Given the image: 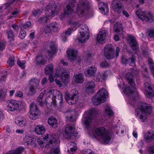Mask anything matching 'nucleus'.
Instances as JSON below:
<instances>
[{"mask_svg":"<svg viewBox=\"0 0 154 154\" xmlns=\"http://www.w3.org/2000/svg\"><path fill=\"white\" fill-rule=\"evenodd\" d=\"M95 86V83L93 82H88L85 84L84 89L85 91L88 93L92 92Z\"/></svg>","mask_w":154,"mask_h":154,"instance_id":"obj_28","label":"nucleus"},{"mask_svg":"<svg viewBox=\"0 0 154 154\" xmlns=\"http://www.w3.org/2000/svg\"><path fill=\"white\" fill-rule=\"evenodd\" d=\"M78 94V91L75 89H72L69 93L66 94L65 98L68 103L70 105L75 103L77 101Z\"/></svg>","mask_w":154,"mask_h":154,"instance_id":"obj_16","label":"nucleus"},{"mask_svg":"<svg viewBox=\"0 0 154 154\" xmlns=\"http://www.w3.org/2000/svg\"><path fill=\"white\" fill-rule=\"evenodd\" d=\"M46 131L45 128L43 125H38L35 126L34 128V131L38 135L44 134Z\"/></svg>","mask_w":154,"mask_h":154,"instance_id":"obj_30","label":"nucleus"},{"mask_svg":"<svg viewBox=\"0 0 154 154\" xmlns=\"http://www.w3.org/2000/svg\"><path fill=\"white\" fill-rule=\"evenodd\" d=\"M56 46L53 44L52 45H50V51H48V54L50 57L52 56L56 53Z\"/></svg>","mask_w":154,"mask_h":154,"instance_id":"obj_39","label":"nucleus"},{"mask_svg":"<svg viewBox=\"0 0 154 154\" xmlns=\"http://www.w3.org/2000/svg\"><path fill=\"white\" fill-rule=\"evenodd\" d=\"M59 25L56 22H53L49 25H47L44 27V32L45 33L50 32H56L59 30Z\"/></svg>","mask_w":154,"mask_h":154,"instance_id":"obj_20","label":"nucleus"},{"mask_svg":"<svg viewBox=\"0 0 154 154\" xmlns=\"http://www.w3.org/2000/svg\"><path fill=\"white\" fill-rule=\"evenodd\" d=\"M73 79L75 82L82 83L84 81V75L82 73L73 76Z\"/></svg>","mask_w":154,"mask_h":154,"instance_id":"obj_35","label":"nucleus"},{"mask_svg":"<svg viewBox=\"0 0 154 154\" xmlns=\"http://www.w3.org/2000/svg\"><path fill=\"white\" fill-rule=\"evenodd\" d=\"M73 29L68 28L64 34L66 36H69L73 31L75 30L79 27H80L79 33H78V38L80 42L84 43L87 41L89 38V33L88 27L84 23L81 21L74 22L72 24Z\"/></svg>","mask_w":154,"mask_h":154,"instance_id":"obj_2","label":"nucleus"},{"mask_svg":"<svg viewBox=\"0 0 154 154\" xmlns=\"http://www.w3.org/2000/svg\"><path fill=\"white\" fill-rule=\"evenodd\" d=\"M68 152L69 154H72L77 149L76 144L74 142H70L67 144Z\"/></svg>","mask_w":154,"mask_h":154,"instance_id":"obj_31","label":"nucleus"},{"mask_svg":"<svg viewBox=\"0 0 154 154\" xmlns=\"http://www.w3.org/2000/svg\"><path fill=\"white\" fill-rule=\"evenodd\" d=\"M107 95V92L105 89L103 88L100 89L92 97V101L93 104L97 105L104 102Z\"/></svg>","mask_w":154,"mask_h":154,"instance_id":"obj_11","label":"nucleus"},{"mask_svg":"<svg viewBox=\"0 0 154 154\" xmlns=\"http://www.w3.org/2000/svg\"><path fill=\"white\" fill-rule=\"evenodd\" d=\"M15 122L18 126L23 127L26 124V120L23 116H18L15 118Z\"/></svg>","mask_w":154,"mask_h":154,"instance_id":"obj_25","label":"nucleus"},{"mask_svg":"<svg viewBox=\"0 0 154 154\" xmlns=\"http://www.w3.org/2000/svg\"><path fill=\"white\" fill-rule=\"evenodd\" d=\"M45 102L48 103L51 106H54L56 105L55 99H58L59 103H61L63 102V96L61 93L56 89H50L48 90L46 94Z\"/></svg>","mask_w":154,"mask_h":154,"instance_id":"obj_6","label":"nucleus"},{"mask_svg":"<svg viewBox=\"0 0 154 154\" xmlns=\"http://www.w3.org/2000/svg\"><path fill=\"white\" fill-rule=\"evenodd\" d=\"M105 112L106 114L108 115L109 117L112 116L113 114L112 111L110 107L108 106H106L105 108Z\"/></svg>","mask_w":154,"mask_h":154,"instance_id":"obj_46","label":"nucleus"},{"mask_svg":"<svg viewBox=\"0 0 154 154\" xmlns=\"http://www.w3.org/2000/svg\"><path fill=\"white\" fill-rule=\"evenodd\" d=\"M89 135L91 137L95 135L97 136L98 140L101 143L108 144L112 141L111 134L104 127L101 126L94 128L93 131L90 130L88 132Z\"/></svg>","mask_w":154,"mask_h":154,"instance_id":"obj_4","label":"nucleus"},{"mask_svg":"<svg viewBox=\"0 0 154 154\" xmlns=\"http://www.w3.org/2000/svg\"><path fill=\"white\" fill-rule=\"evenodd\" d=\"M145 93L148 98H152L154 96V86H152L149 84L146 83L145 85Z\"/></svg>","mask_w":154,"mask_h":154,"instance_id":"obj_22","label":"nucleus"},{"mask_svg":"<svg viewBox=\"0 0 154 154\" xmlns=\"http://www.w3.org/2000/svg\"><path fill=\"white\" fill-rule=\"evenodd\" d=\"M135 13L138 17L142 21L151 22L153 20V17L152 14L142 11L140 9L136 11Z\"/></svg>","mask_w":154,"mask_h":154,"instance_id":"obj_15","label":"nucleus"},{"mask_svg":"<svg viewBox=\"0 0 154 154\" xmlns=\"http://www.w3.org/2000/svg\"><path fill=\"white\" fill-rule=\"evenodd\" d=\"M49 134H46L43 138L36 137L32 138L29 136L26 135L23 138V140L27 144L31 145L33 146H35L38 144L42 147H48V144H46L45 141L47 140V139L49 138Z\"/></svg>","mask_w":154,"mask_h":154,"instance_id":"obj_8","label":"nucleus"},{"mask_svg":"<svg viewBox=\"0 0 154 154\" xmlns=\"http://www.w3.org/2000/svg\"><path fill=\"white\" fill-rule=\"evenodd\" d=\"M119 35L116 34L114 35V39L116 41H119L121 38H123L124 37V35H123V32L122 33H118Z\"/></svg>","mask_w":154,"mask_h":154,"instance_id":"obj_47","label":"nucleus"},{"mask_svg":"<svg viewBox=\"0 0 154 154\" xmlns=\"http://www.w3.org/2000/svg\"><path fill=\"white\" fill-rule=\"evenodd\" d=\"M109 64L105 60L102 62L100 64V66L102 68H105L108 67L109 66Z\"/></svg>","mask_w":154,"mask_h":154,"instance_id":"obj_52","label":"nucleus"},{"mask_svg":"<svg viewBox=\"0 0 154 154\" xmlns=\"http://www.w3.org/2000/svg\"><path fill=\"white\" fill-rule=\"evenodd\" d=\"M35 62L37 64H44L46 63L47 60L42 56H38L36 58Z\"/></svg>","mask_w":154,"mask_h":154,"instance_id":"obj_36","label":"nucleus"},{"mask_svg":"<svg viewBox=\"0 0 154 154\" xmlns=\"http://www.w3.org/2000/svg\"><path fill=\"white\" fill-rule=\"evenodd\" d=\"M115 50L113 46L111 44H108L105 45L104 49V54L108 59H111L119 56L120 48L117 47L115 54Z\"/></svg>","mask_w":154,"mask_h":154,"instance_id":"obj_10","label":"nucleus"},{"mask_svg":"<svg viewBox=\"0 0 154 154\" xmlns=\"http://www.w3.org/2000/svg\"><path fill=\"white\" fill-rule=\"evenodd\" d=\"M23 150V148L20 147L15 150H12L9 151L6 154H20Z\"/></svg>","mask_w":154,"mask_h":154,"instance_id":"obj_41","label":"nucleus"},{"mask_svg":"<svg viewBox=\"0 0 154 154\" xmlns=\"http://www.w3.org/2000/svg\"><path fill=\"white\" fill-rule=\"evenodd\" d=\"M26 35V32L24 30L21 29L19 35V37L21 39H23L25 37Z\"/></svg>","mask_w":154,"mask_h":154,"instance_id":"obj_54","label":"nucleus"},{"mask_svg":"<svg viewBox=\"0 0 154 154\" xmlns=\"http://www.w3.org/2000/svg\"><path fill=\"white\" fill-rule=\"evenodd\" d=\"M69 72L63 68H57L55 75H50L49 79L51 82L55 81L56 84L59 87L65 85L69 81Z\"/></svg>","mask_w":154,"mask_h":154,"instance_id":"obj_3","label":"nucleus"},{"mask_svg":"<svg viewBox=\"0 0 154 154\" xmlns=\"http://www.w3.org/2000/svg\"><path fill=\"white\" fill-rule=\"evenodd\" d=\"M8 38L10 40L13 39V34L11 31H9L8 32Z\"/></svg>","mask_w":154,"mask_h":154,"instance_id":"obj_58","label":"nucleus"},{"mask_svg":"<svg viewBox=\"0 0 154 154\" xmlns=\"http://www.w3.org/2000/svg\"><path fill=\"white\" fill-rule=\"evenodd\" d=\"M29 117L32 119H36L38 118L40 112L38 109L35 104L33 103L30 105Z\"/></svg>","mask_w":154,"mask_h":154,"instance_id":"obj_18","label":"nucleus"},{"mask_svg":"<svg viewBox=\"0 0 154 154\" xmlns=\"http://www.w3.org/2000/svg\"><path fill=\"white\" fill-rule=\"evenodd\" d=\"M39 82V80L35 78H33L30 80V84L32 85V86L35 87H37Z\"/></svg>","mask_w":154,"mask_h":154,"instance_id":"obj_42","label":"nucleus"},{"mask_svg":"<svg viewBox=\"0 0 154 154\" xmlns=\"http://www.w3.org/2000/svg\"><path fill=\"white\" fill-rule=\"evenodd\" d=\"M152 108L149 105L144 103L140 102L135 110V115L140 121L145 122L147 119V114L150 112Z\"/></svg>","mask_w":154,"mask_h":154,"instance_id":"obj_7","label":"nucleus"},{"mask_svg":"<svg viewBox=\"0 0 154 154\" xmlns=\"http://www.w3.org/2000/svg\"><path fill=\"white\" fill-rule=\"evenodd\" d=\"M97 70L96 67L94 66H93L87 68L85 71V73L88 76H93Z\"/></svg>","mask_w":154,"mask_h":154,"instance_id":"obj_29","label":"nucleus"},{"mask_svg":"<svg viewBox=\"0 0 154 154\" xmlns=\"http://www.w3.org/2000/svg\"><path fill=\"white\" fill-rule=\"evenodd\" d=\"M15 131L16 133L20 134H23L24 132V130L23 129H17Z\"/></svg>","mask_w":154,"mask_h":154,"instance_id":"obj_62","label":"nucleus"},{"mask_svg":"<svg viewBox=\"0 0 154 154\" xmlns=\"http://www.w3.org/2000/svg\"><path fill=\"white\" fill-rule=\"evenodd\" d=\"M125 130V126L121 125L120 127H117L116 129H115V131L116 133L118 134L119 133V131H120L121 133L122 134H123Z\"/></svg>","mask_w":154,"mask_h":154,"instance_id":"obj_44","label":"nucleus"},{"mask_svg":"<svg viewBox=\"0 0 154 154\" xmlns=\"http://www.w3.org/2000/svg\"><path fill=\"white\" fill-rule=\"evenodd\" d=\"M95 109H92L87 112H85L82 119V121L86 127L88 126L92 122L93 116L96 113Z\"/></svg>","mask_w":154,"mask_h":154,"instance_id":"obj_13","label":"nucleus"},{"mask_svg":"<svg viewBox=\"0 0 154 154\" xmlns=\"http://www.w3.org/2000/svg\"><path fill=\"white\" fill-rule=\"evenodd\" d=\"M148 150L150 154H154V145L150 146Z\"/></svg>","mask_w":154,"mask_h":154,"instance_id":"obj_57","label":"nucleus"},{"mask_svg":"<svg viewBox=\"0 0 154 154\" xmlns=\"http://www.w3.org/2000/svg\"><path fill=\"white\" fill-rule=\"evenodd\" d=\"M48 122L50 125L54 128H57L58 126L57 121L54 117H49L48 119Z\"/></svg>","mask_w":154,"mask_h":154,"instance_id":"obj_34","label":"nucleus"},{"mask_svg":"<svg viewBox=\"0 0 154 154\" xmlns=\"http://www.w3.org/2000/svg\"><path fill=\"white\" fill-rule=\"evenodd\" d=\"M148 62L151 72L153 75H154V64L151 58H149Z\"/></svg>","mask_w":154,"mask_h":154,"instance_id":"obj_43","label":"nucleus"},{"mask_svg":"<svg viewBox=\"0 0 154 154\" xmlns=\"http://www.w3.org/2000/svg\"><path fill=\"white\" fill-rule=\"evenodd\" d=\"M46 91L44 90L39 95L37 99L38 101L39 102L41 105H43V103L42 102V98L44 95V94L46 93Z\"/></svg>","mask_w":154,"mask_h":154,"instance_id":"obj_48","label":"nucleus"},{"mask_svg":"<svg viewBox=\"0 0 154 154\" xmlns=\"http://www.w3.org/2000/svg\"><path fill=\"white\" fill-rule=\"evenodd\" d=\"M122 13L126 17H128L129 16V14L127 11L125 10L123 11Z\"/></svg>","mask_w":154,"mask_h":154,"instance_id":"obj_64","label":"nucleus"},{"mask_svg":"<svg viewBox=\"0 0 154 154\" xmlns=\"http://www.w3.org/2000/svg\"><path fill=\"white\" fill-rule=\"evenodd\" d=\"M7 63L10 66H12L14 64V57L12 55L9 58Z\"/></svg>","mask_w":154,"mask_h":154,"instance_id":"obj_49","label":"nucleus"},{"mask_svg":"<svg viewBox=\"0 0 154 154\" xmlns=\"http://www.w3.org/2000/svg\"><path fill=\"white\" fill-rule=\"evenodd\" d=\"M77 6L75 13L79 17L89 18L93 16L94 12L89 7L88 2L86 0H79Z\"/></svg>","mask_w":154,"mask_h":154,"instance_id":"obj_5","label":"nucleus"},{"mask_svg":"<svg viewBox=\"0 0 154 154\" xmlns=\"http://www.w3.org/2000/svg\"><path fill=\"white\" fill-rule=\"evenodd\" d=\"M56 5L55 4H50L48 5L45 11L46 17L40 19V21L42 22H47L48 19L51 18L53 17L56 10Z\"/></svg>","mask_w":154,"mask_h":154,"instance_id":"obj_14","label":"nucleus"},{"mask_svg":"<svg viewBox=\"0 0 154 154\" xmlns=\"http://www.w3.org/2000/svg\"><path fill=\"white\" fill-rule=\"evenodd\" d=\"M49 134L50 136L47 139L48 140L45 141V143L46 144H48V146L44 147L52 148L50 154H59V149L58 145H57V143L55 142L57 140L56 135L51 134Z\"/></svg>","mask_w":154,"mask_h":154,"instance_id":"obj_12","label":"nucleus"},{"mask_svg":"<svg viewBox=\"0 0 154 154\" xmlns=\"http://www.w3.org/2000/svg\"><path fill=\"white\" fill-rule=\"evenodd\" d=\"M149 35L151 37H154V29L150 30L148 32Z\"/></svg>","mask_w":154,"mask_h":154,"instance_id":"obj_61","label":"nucleus"},{"mask_svg":"<svg viewBox=\"0 0 154 154\" xmlns=\"http://www.w3.org/2000/svg\"><path fill=\"white\" fill-rule=\"evenodd\" d=\"M54 68V66L52 64H50L47 65L45 69V73L46 74L51 73L53 71Z\"/></svg>","mask_w":154,"mask_h":154,"instance_id":"obj_40","label":"nucleus"},{"mask_svg":"<svg viewBox=\"0 0 154 154\" xmlns=\"http://www.w3.org/2000/svg\"><path fill=\"white\" fill-rule=\"evenodd\" d=\"M83 154H94L92 151L90 149H85L82 152Z\"/></svg>","mask_w":154,"mask_h":154,"instance_id":"obj_55","label":"nucleus"},{"mask_svg":"<svg viewBox=\"0 0 154 154\" xmlns=\"http://www.w3.org/2000/svg\"><path fill=\"white\" fill-rule=\"evenodd\" d=\"M68 58L70 60H75L77 57V51L74 48L68 49L67 51Z\"/></svg>","mask_w":154,"mask_h":154,"instance_id":"obj_24","label":"nucleus"},{"mask_svg":"<svg viewBox=\"0 0 154 154\" xmlns=\"http://www.w3.org/2000/svg\"><path fill=\"white\" fill-rule=\"evenodd\" d=\"M68 36H66L63 33L60 37V40L63 42H65L67 41V37Z\"/></svg>","mask_w":154,"mask_h":154,"instance_id":"obj_53","label":"nucleus"},{"mask_svg":"<svg viewBox=\"0 0 154 154\" xmlns=\"http://www.w3.org/2000/svg\"><path fill=\"white\" fill-rule=\"evenodd\" d=\"M12 127L9 126H7L6 127V130L7 132L10 133L11 132Z\"/></svg>","mask_w":154,"mask_h":154,"instance_id":"obj_63","label":"nucleus"},{"mask_svg":"<svg viewBox=\"0 0 154 154\" xmlns=\"http://www.w3.org/2000/svg\"><path fill=\"white\" fill-rule=\"evenodd\" d=\"M19 14L20 12L18 11H14L12 12L11 15L8 18L10 19L13 17L15 18Z\"/></svg>","mask_w":154,"mask_h":154,"instance_id":"obj_51","label":"nucleus"},{"mask_svg":"<svg viewBox=\"0 0 154 154\" xmlns=\"http://www.w3.org/2000/svg\"><path fill=\"white\" fill-rule=\"evenodd\" d=\"M106 32L104 30H100L97 37V42L100 44L104 43L106 39Z\"/></svg>","mask_w":154,"mask_h":154,"instance_id":"obj_23","label":"nucleus"},{"mask_svg":"<svg viewBox=\"0 0 154 154\" xmlns=\"http://www.w3.org/2000/svg\"><path fill=\"white\" fill-rule=\"evenodd\" d=\"M37 87L31 85L29 89V94L31 95L34 94L36 91V89Z\"/></svg>","mask_w":154,"mask_h":154,"instance_id":"obj_45","label":"nucleus"},{"mask_svg":"<svg viewBox=\"0 0 154 154\" xmlns=\"http://www.w3.org/2000/svg\"><path fill=\"white\" fill-rule=\"evenodd\" d=\"M78 133L76 131L74 132V127L72 125H66L63 129V135L66 139H69L73 135L76 136V135Z\"/></svg>","mask_w":154,"mask_h":154,"instance_id":"obj_17","label":"nucleus"},{"mask_svg":"<svg viewBox=\"0 0 154 154\" xmlns=\"http://www.w3.org/2000/svg\"><path fill=\"white\" fill-rule=\"evenodd\" d=\"M5 105L6 109L9 112L20 111L25 109L26 107L25 103L14 100L6 101Z\"/></svg>","mask_w":154,"mask_h":154,"instance_id":"obj_9","label":"nucleus"},{"mask_svg":"<svg viewBox=\"0 0 154 154\" xmlns=\"http://www.w3.org/2000/svg\"><path fill=\"white\" fill-rule=\"evenodd\" d=\"M98 5L100 12L104 15L106 14L109 11V8L107 4L103 2H100Z\"/></svg>","mask_w":154,"mask_h":154,"instance_id":"obj_27","label":"nucleus"},{"mask_svg":"<svg viewBox=\"0 0 154 154\" xmlns=\"http://www.w3.org/2000/svg\"><path fill=\"white\" fill-rule=\"evenodd\" d=\"M41 11L39 10H37L33 11L32 14L35 17H38L41 14Z\"/></svg>","mask_w":154,"mask_h":154,"instance_id":"obj_56","label":"nucleus"},{"mask_svg":"<svg viewBox=\"0 0 154 154\" xmlns=\"http://www.w3.org/2000/svg\"><path fill=\"white\" fill-rule=\"evenodd\" d=\"M114 31L117 33L123 32V29L121 24L119 23H116L114 25L113 27Z\"/></svg>","mask_w":154,"mask_h":154,"instance_id":"obj_37","label":"nucleus"},{"mask_svg":"<svg viewBox=\"0 0 154 154\" xmlns=\"http://www.w3.org/2000/svg\"><path fill=\"white\" fill-rule=\"evenodd\" d=\"M111 74V72L110 71L98 72L95 76H94L93 78L96 82H101L105 80L106 77Z\"/></svg>","mask_w":154,"mask_h":154,"instance_id":"obj_19","label":"nucleus"},{"mask_svg":"<svg viewBox=\"0 0 154 154\" xmlns=\"http://www.w3.org/2000/svg\"><path fill=\"white\" fill-rule=\"evenodd\" d=\"M15 95L17 97H21L23 95V93L22 91H17L15 93Z\"/></svg>","mask_w":154,"mask_h":154,"instance_id":"obj_60","label":"nucleus"},{"mask_svg":"<svg viewBox=\"0 0 154 154\" xmlns=\"http://www.w3.org/2000/svg\"><path fill=\"white\" fill-rule=\"evenodd\" d=\"M25 61H20L18 60L17 61V64L18 66L22 69H24L25 67Z\"/></svg>","mask_w":154,"mask_h":154,"instance_id":"obj_50","label":"nucleus"},{"mask_svg":"<svg viewBox=\"0 0 154 154\" xmlns=\"http://www.w3.org/2000/svg\"><path fill=\"white\" fill-rule=\"evenodd\" d=\"M128 41L134 50L137 49L138 48V45L136 41L135 38L132 35L129 36Z\"/></svg>","mask_w":154,"mask_h":154,"instance_id":"obj_33","label":"nucleus"},{"mask_svg":"<svg viewBox=\"0 0 154 154\" xmlns=\"http://www.w3.org/2000/svg\"><path fill=\"white\" fill-rule=\"evenodd\" d=\"M135 59L134 58H129L128 60H127L125 56L122 57V62L123 64L128 63L131 66H135Z\"/></svg>","mask_w":154,"mask_h":154,"instance_id":"obj_32","label":"nucleus"},{"mask_svg":"<svg viewBox=\"0 0 154 154\" xmlns=\"http://www.w3.org/2000/svg\"><path fill=\"white\" fill-rule=\"evenodd\" d=\"M144 140L148 141L154 139V132L152 131L146 133L144 137Z\"/></svg>","mask_w":154,"mask_h":154,"instance_id":"obj_38","label":"nucleus"},{"mask_svg":"<svg viewBox=\"0 0 154 154\" xmlns=\"http://www.w3.org/2000/svg\"><path fill=\"white\" fill-rule=\"evenodd\" d=\"M31 23L30 22L28 21L26 23L23 25V27L24 29H26L31 26Z\"/></svg>","mask_w":154,"mask_h":154,"instance_id":"obj_59","label":"nucleus"},{"mask_svg":"<svg viewBox=\"0 0 154 154\" xmlns=\"http://www.w3.org/2000/svg\"><path fill=\"white\" fill-rule=\"evenodd\" d=\"M75 2V0H70L69 4L66 5V8L64 10V17L67 15L71 14L73 11L74 5Z\"/></svg>","mask_w":154,"mask_h":154,"instance_id":"obj_21","label":"nucleus"},{"mask_svg":"<svg viewBox=\"0 0 154 154\" xmlns=\"http://www.w3.org/2000/svg\"><path fill=\"white\" fill-rule=\"evenodd\" d=\"M131 72L132 73L128 72L125 75V78L129 85V87L126 86L122 79H119L117 82L118 87L125 95L126 101L128 103L133 105L135 100H138L139 97L138 93L135 90V85L133 78V76L138 74L139 72L136 69H134L132 70Z\"/></svg>","mask_w":154,"mask_h":154,"instance_id":"obj_1","label":"nucleus"},{"mask_svg":"<svg viewBox=\"0 0 154 154\" xmlns=\"http://www.w3.org/2000/svg\"><path fill=\"white\" fill-rule=\"evenodd\" d=\"M122 5L120 3H118L116 0L113 1L112 4V8L114 11L116 13L120 14L122 11Z\"/></svg>","mask_w":154,"mask_h":154,"instance_id":"obj_26","label":"nucleus"}]
</instances>
